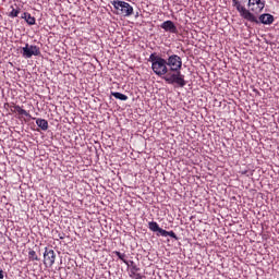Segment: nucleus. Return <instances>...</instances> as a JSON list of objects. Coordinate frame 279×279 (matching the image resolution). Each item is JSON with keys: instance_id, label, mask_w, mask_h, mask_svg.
<instances>
[{"instance_id": "nucleus-1", "label": "nucleus", "mask_w": 279, "mask_h": 279, "mask_svg": "<svg viewBox=\"0 0 279 279\" xmlns=\"http://www.w3.org/2000/svg\"><path fill=\"white\" fill-rule=\"evenodd\" d=\"M168 64L169 74L163 76L162 80L166 84L173 86L174 88H184L189 82L184 78L182 74V58L178 54H169L166 59Z\"/></svg>"}, {"instance_id": "nucleus-2", "label": "nucleus", "mask_w": 279, "mask_h": 279, "mask_svg": "<svg viewBox=\"0 0 279 279\" xmlns=\"http://www.w3.org/2000/svg\"><path fill=\"white\" fill-rule=\"evenodd\" d=\"M148 62H151V70L155 75H158V77L162 78L169 75L167 59L158 56L156 52H153L148 58Z\"/></svg>"}, {"instance_id": "nucleus-3", "label": "nucleus", "mask_w": 279, "mask_h": 279, "mask_svg": "<svg viewBox=\"0 0 279 279\" xmlns=\"http://www.w3.org/2000/svg\"><path fill=\"white\" fill-rule=\"evenodd\" d=\"M111 5L116 10V14H120V16H132L134 14V8L123 0H113Z\"/></svg>"}, {"instance_id": "nucleus-4", "label": "nucleus", "mask_w": 279, "mask_h": 279, "mask_svg": "<svg viewBox=\"0 0 279 279\" xmlns=\"http://www.w3.org/2000/svg\"><path fill=\"white\" fill-rule=\"evenodd\" d=\"M232 5L239 12L241 19H244V21H255L254 13H252L243 4H241V1L232 0Z\"/></svg>"}, {"instance_id": "nucleus-5", "label": "nucleus", "mask_w": 279, "mask_h": 279, "mask_svg": "<svg viewBox=\"0 0 279 279\" xmlns=\"http://www.w3.org/2000/svg\"><path fill=\"white\" fill-rule=\"evenodd\" d=\"M21 54L23 58L28 60L33 56H40V48L38 46L25 44V47L22 48Z\"/></svg>"}, {"instance_id": "nucleus-6", "label": "nucleus", "mask_w": 279, "mask_h": 279, "mask_svg": "<svg viewBox=\"0 0 279 279\" xmlns=\"http://www.w3.org/2000/svg\"><path fill=\"white\" fill-rule=\"evenodd\" d=\"M274 21V15L269 13H264L259 15V17H256V15H254V20H248L250 23H255L256 25H259V23H262L263 25H271Z\"/></svg>"}, {"instance_id": "nucleus-7", "label": "nucleus", "mask_w": 279, "mask_h": 279, "mask_svg": "<svg viewBox=\"0 0 279 279\" xmlns=\"http://www.w3.org/2000/svg\"><path fill=\"white\" fill-rule=\"evenodd\" d=\"M53 263H56V252L46 247L44 252V265L46 267H53Z\"/></svg>"}, {"instance_id": "nucleus-8", "label": "nucleus", "mask_w": 279, "mask_h": 279, "mask_svg": "<svg viewBox=\"0 0 279 279\" xmlns=\"http://www.w3.org/2000/svg\"><path fill=\"white\" fill-rule=\"evenodd\" d=\"M161 29H165L166 32H169L170 34H178V26H175V23H173V21L168 20L165 21L161 25H160Z\"/></svg>"}, {"instance_id": "nucleus-9", "label": "nucleus", "mask_w": 279, "mask_h": 279, "mask_svg": "<svg viewBox=\"0 0 279 279\" xmlns=\"http://www.w3.org/2000/svg\"><path fill=\"white\" fill-rule=\"evenodd\" d=\"M254 5H257L259 12H263V10H265L264 0H248L247 7L251 8L250 12H255Z\"/></svg>"}, {"instance_id": "nucleus-10", "label": "nucleus", "mask_w": 279, "mask_h": 279, "mask_svg": "<svg viewBox=\"0 0 279 279\" xmlns=\"http://www.w3.org/2000/svg\"><path fill=\"white\" fill-rule=\"evenodd\" d=\"M148 229L151 232H157V236H162V232L165 230V229L160 228V226L156 221L148 222Z\"/></svg>"}, {"instance_id": "nucleus-11", "label": "nucleus", "mask_w": 279, "mask_h": 279, "mask_svg": "<svg viewBox=\"0 0 279 279\" xmlns=\"http://www.w3.org/2000/svg\"><path fill=\"white\" fill-rule=\"evenodd\" d=\"M20 19H23L27 25H36V17L32 16L28 12H23Z\"/></svg>"}, {"instance_id": "nucleus-12", "label": "nucleus", "mask_w": 279, "mask_h": 279, "mask_svg": "<svg viewBox=\"0 0 279 279\" xmlns=\"http://www.w3.org/2000/svg\"><path fill=\"white\" fill-rule=\"evenodd\" d=\"M36 125H38V128H40V130H43L44 132H47V130H49V122L45 119L37 118Z\"/></svg>"}, {"instance_id": "nucleus-13", "label": "nucleus", "mask_w": 279, "mask_h": 279, "mask_svg": "<svg viewBox=\"0 0 279 279\" xmlns=\"http://www.w3.org/2000/svg\"><path fill=\"white\" fill-rule=\"evenodd\" d=\"M13 108H14V112H17L19 114H22L23 117H28L29 119H32V114H29L27 112V110L21 108V106L15 105V106H13Z\"/></svg>"}, {"instance_id": "nucleus-14", "label": "nucleus", "mask_w": 279, "mask_h": 279, "mask_svg": "<svg viewBox=\"0 0 279 279\" xmlns=\"http://www.w3.org/2000/svg\"><path fill=\"white\" fill-rule=\"evenodd\" d=\"M111 96L120 101H128V95L119 93V92H111Z\"/></svg>"}, {"instance_id": "nucleus-15", "label": "nucleus", "mask_w": 279, "mask_h": 279, "mask_svg": "<svg viewBox=\"0 0 279 279\" xmlns=\"http://www.w3.org/2000/svg\"><path fill=\"white\" fill-rule=\"evenodd\" d=\"M113 254H114L116 256H118V258H119L120 260H122V263H124L125 265H130V262H128V259H125V258H128V255H125V253H121V252H119V251H114Z\"/></svg>"}, {"instance_id": "nucleus-16", "label": "nucleus", "mask_w": 279, "mask_h": 279, "mask_svg": "<svg viewBox=\"0 0 279 279\" xmlns=\"http://www.w3.org/2000/svg\"><path fill=\"white\" fill-rule=\"evenodd\" d=\"M161 236H170L171 239H174V241H180V238L175 234L173 231H167L163 229Z\"/></svg>"}, {"instance_id": "nucleus-17", "label": "nucleus", "mask_w": 279, "mask_h": 279, "mask_svg": "<svg viewBox=\"0 0 279 279\" xmlns=\"http://www.w3.org/2000/svg\"><path fill=\"white\" fill-rule=\"evenodd\" d=\"M28 258H29V260H37V262L40 260V258L36 254V251H34V250L28 251Z\"/></svg>"}, {"instance_id": "nucleus-18", "label": "nucleus", "mask_w": 279, "mask_h": 279, "mask_svg": "<svg viewBox=\"0 0 279 279\" xmlns=\"http://www.w3.org/2000/svg\"><path fill=\"white\" fill-rule=\"evenodd\" d=\"M12 11L9 13L10 19H16V16H19V14H21V9H14L13 7Z\"/></svg>"}, {"instance_id": "nucleus-19", "label": "nucleus", "mask_w": 279, "mask_h": 279, "mask_svg": "<svg viewBox=\"0 0 279 279\" xmlns=\"http://www.w3.org/2000/svg\"><path fill=\"white\" fill-rule=\"evenodd\" d=\"M136 271H141V268H138V266H132L131 268V274H133V276L136 274Z\"/></svg>"}, {"instance_id": "nucleus-20", "label": "nucleus", "mask_w": 279, "mask_h": 279, "mask_svg": "<svg viewBox=\"0 0 279 279\" xmlns=\"http://www.w3.org/2000/svg\"><path fill=\"white\" fill-rule=\"evenodd\" d=\"M135 279H143V278H145V276H143V275H141V274H137V272H135Z\"/></svg>"}, {"instance_id": "nucleus-21", "label": "nucleus", "mask_w": 279, "mask_h": 279, "mask_svg": "<svg viewBox=\"0 0 279 279\" xmlns=\"http://www.w3.org/2000/svg\"><path fill=\"white\" fill-rule=\"evenodd\" d=\"M4 274H5V272H3V269L0 268V279L5 278V275H4Z\"/></svg>"}, {"instance_id": "nucleus-22", "label": "nucleus", "mask_w": 279, "mask_h": 279, "mask_svg": "<svg viewBox=\"0 0 279 279\" xmlns=\"http://www.w3.org/2000/svg\"><path fill=\"white\" fill-rule=\"evenodd\" d=\"M135 265H136V264L134 263V260H130L128 267H131V268H132V267H134Z\"/></svg>"}, {"instance_id": "nucleus-23", "label": "nucleus", "mask_w": 279, "mask_h": 279, "mask_svg": "<svg viewBox=\"0 0 279 279\" xmlns=\"http://www.w3.org/2000/svg\"><path fill=\"white\" fill-rule=\"evenodd\" d=\"M60 239H64V236L61 235Z\"/></svg>"}, {"instance_id": "nucleus-24", "label": "nucleus", "mask_w": 279, "mask_h": 279, "mask_svg": "<svg viewBox=\"0 0 279 279\" xmlns=\"http://www.w3.org/2000/svg\"><path fill=\"white\" fill-rule=\"evenodd\" d=\"M60 239H64V236L61 235Z\"/></svg>"}, {"instance_id": "nucleus-25", "label": "nucleus", "mask_w": 279, "mask_h": 279, "mask_svg": "<svg viewBox=\"0 0 279 279\" xmlns=\"http://www.w3.org/2000/svg\"><path fill=\"white\" fill-rule=\"evenodd\" d=\"M243 173L245 174V173H247V171H244Z\"/></svg>"}]
</instances>
